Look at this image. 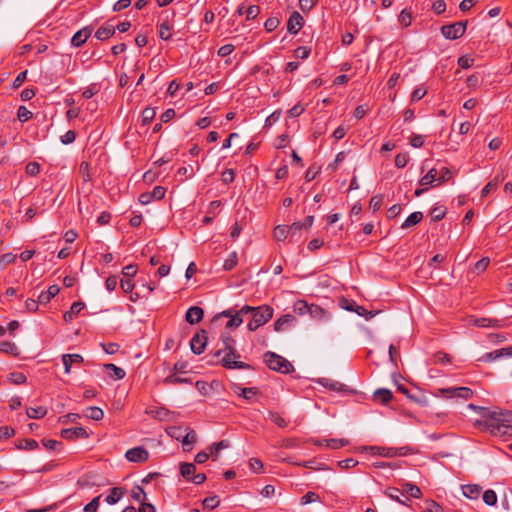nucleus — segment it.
I'll use <instances>...</instances> for the list:
<instances>
[{"mask_svg":"<svg viewBox=\"0 0 512 512\" xmlns=\"http://www.w3.org/2000/svg\"><path fill=\"white\" fill-rule=\"evenodd\" d=\"M502 412H490L485 420L486 429L494 436L512 435V425L507 424Z\"/></svg>","mask_w":512,"mask_h":512,"instance_id":"nucleus-1","label":"nucleus"},{"mask_svg":"<svg viewBox=\"0 0 512 512\" xmlns=\"http://www.w3.org/2000/svg\"><path fill=\"white\" fill-rule=\"evenodd\" d=\"M266 365L275 371L287 374L293 370L292 364L284 357L274 353L266 352L264 355Z\"/></svg>","mask_w":512,"mask_h":512,"instance_id":"nucleus-2","label":"nucleus"},{"mask_svg":"<svg viewBox=\"0 0 512 512\" xmlns=\"http://www.w3.org/2000/svg\"><path fill=\"white\" fill-rule=\"evenodd\" d=\"M241 312L246 314L251 313L253 319H255V323H258V325H264L273 316V309L269 306H261L254 308L248 305H244L241 308Z\"/></svg>","mask_w":512,"mask_h":512,"instance_id":"nucleus-3","label":"nucleus"},{"mask_svg":"<svg viewBox=\"0 0 512 512\" xmlns=\"http://www.w3.org/2000/svg\"><path fill=\"white\" fill-rule=\"evenodd\" d=\"M436 395L447 399L461 398L468 400L473 396V391L468 387H449L438 389Z\"/></svg>","mask_w":512,"mask_h":512,"instance_id":"nucleus-4","label":"nucleus"},{"mask_svg":"<svg viewBox=\"0 0 512 512\" xmlns=\"http://www.w3.org/2000/svg\"><path fill=\"white\" fill-rule=\"evenodd\" d=\"M467 22L459 21L441 27L442 35L449 40L462 37L466 31Z\"/></svg>","mask_w":512,"mask_h":512,"instance_id":"nucleus-5","label":"nucleus"},{"mask_svg":"<svg viewBox=\"0 0 512 512\" xmlns=\"http://www.w3.org/2000/svg\"><path fill=\"white\" fill-rule=\"evenodd\" d=\"M246 313H242L241 309L239 311H234L232 309H228L225 311H222L221 313H218L214 316V320H217L221 317H227L229 318V321L226 324V328H237L239 327L242 322L243 318L242 315H245Z\"/></svg>","mask_w":512,"mask_h":512,"instance_id":"nucleus-6","label":"nucleus"},{"mask_svg":"<svg viewBox=\"0 0 512 512\" xmlns=\"http://www.w3.org/2000/svg\"><path fill=\"white\" fill-rule=\"evenodd\" d=\"M224 356L221 359V364L227 369H250L251 366L245 362L238 361V358H234L230 351L223 352Z\"/></svg>","mask_w":512,"mask_h":512,"instance_id":"nucleus-7","label":"nucleus"},{"mask_svg":"<svg viewBox=\"0 0 512 512\" xmlns=\"http://www.w3.org/2000/svg\"><path fill=\"white\" fill-rule=\"evenodd\" d=\"M125 457L130 462L143 463L148 460L149 453L145 448L139 446L129 449L126 452Z\"/></svg>","mask_w":512,"mask_h":512,"instance_id":"nucleus-8","label":"nucleus"},{"mask_svg":"<svg viewBox=\"0 0 512 512\" xmlns=\"http://www.w3.org/2000/svg\"><path fill=\"white\" fill-rule=\"evenodd\" d=\"M304 19L301 14L297 11H294L287 22V31L290 34H297L300 29L303 27Z\"/></svg>","mask_w":512,"mask_h":512,"instance_id":"nucleus-9","label":"nucleus"},{"mask_svg":"<svg viewBox=\"0 0 512 512\" xmlns=\"http://www.w3.org/2000/svg\"><path fill=\"white\" fill-rule=\"evenodd\" d=\"M207 344V337L205 335V331L202 332V334H195L191 341H190V347L194 354H201L206 347Z\"/></svg>","mask_w":512,"mask_h":512,"instance_id":"nucleus-10","label":"nucleus"},{"mask_svg":"<svg viewBox=\"0 0 512 512\" xmlns=\"http://www.w3.org/2000/svg\"><path fill=\"white\" fill-rule=\"evenodd\" d=\"M221 338H222L224 347L222 349H219L215 353V356L218 357L222 354V352L230 351V354H233L234 358H240L241 357L240 354L236 351V349L233 346L234 345L233 337L227 333H223Z\"/></svg>","mask_w":512,"mask_h":512,"instance_id":"nucleus-11","label":"nucleus"},{"mask_svg":"<svg viewBox=\"0 0 512 512\" xmlns=\"http://www.w3.org/2000/svg\"><path fill=\"white\" fill-rule=\"evenodd\" d=\"M92 31H93L92 28L89 26H86V27L82 28L81 30L77 31L71 39V45L74 47L82 46L87 41V39L91 36Z\"/></svg>","mask_w":512,"mask_h":512,"instance_id":"nucleus-12","label":"nucleus"},{"mask_svg":"<svg viewBox=\"0 0 512 512\" xmlns=\"http://www.w3.org/2000/svg\"><path fill=\"white\" fill-rule=\"evenodd\" d=\"M61 437L68 440L87 438L88 433L83 427H73L61 430Z\"/></svg>","mask_w":512,"mask_h":512,"instance_id":"nucleus-13","label":"nucleus"},{"mask_svg":"<svg viewBox=\"0 0 512 512\" xmlns=\"http://www.w3.org/2000/svg\"><path fill=\"white\" fill-rule=\"evenodd\" d=\"M512 347L511 348H502L492 352L485 353L482 357L479 358V361L483 362H492L495 361L502 356H511L512 355Z\"/></svg>","mask_w":512,"mask_h":512,"instance_id":"nucleus-14","label":"nucleus"},{"mask_svg":"<svg viewBox=\"0 0 512 512\" xmlns=\"http://www.w3.org/2000/svg\"><path fill=\"white\" fill-rule=\"evenodd\" d=\"M84 359L80 354H63L62 355V363L64 365L65 373L69 374L71 372V367L74 364L83 363Z\"/></svg>","mask_w":512,"mask_h":512,"instance_id":"nucleus-15","label":"nucleus"},{"mask_svg":"<svg viewBox=\"0 0 512 512\" xmlns=\"http://www.w3.org/2000/svg\"><path fill=\"white\" fill-rule=\"evenodd\" d=\"M296 321V318L291 314H285L279 317L274 322V330L277 332H281L291 327L292 324Z\"/></svg>","mask_w":512,"mask_h":512,"instance_id":"nucleus-16","label":"nucleus"},{"mask_svg":"<svg viewBox=\"0 0 512 512\" xmlns=\"http://www.w3.org/2000/svg\"><path fill=\"white\" fill-rule=\"evenodd\" d=\"M204 315V311L202 308L198 306H192L190 307L185 315V319L189 324H196L199 323Z\"/></svg>","mask_w":512,"mask_h":512,"instance_id":"nucleus-17","label":"nucleus"},{"mask_svg":"<svg viewBox=\"0 0 512 512\" xmlns=\"http://www.w3.org/2000/svg\"><path fill=\"white\" fill-rule=\"evenodd\" d=\"M318 383L329 390L336 392H346L348 391V387L338 381L329 379V378H320Z\"/></svg>","mask_w":512,"mask_h":512,"instance_id":"nucleus-18","label":"nucleus"},{"mask_svg":"<svg viewBox=\"0 0 512 512\" xmlns=\"http://www.w3.org/2000/svg\"><path fill=\"white\" fill-rule=\"evenodd\" d=\"M114 34L115 27L111 24H105L97 29L95 37L100 41H104L112 37Z\"/></svg>","mask_w":512,"mask_h":512,"instance_id":"nucleus-19","label":"nucleus"},{"mask_svg":"<svg viewBox=\"0 0 512 512\" xmlns=\"http://www.w3.org/2000/svg\"><path fill=\"white\" fill-rule=\"evenodd\" d=\"M184 432H186V433L183 436L182 445H183L184 450L188 451V450L191 449V447L196 442L197 435H196V432L193 429H190V428H186L184 430Z\"/></svg>","mask_w":512,"mask_h":512,"instance_id":"nucleus-20","label":"nucleus"},{"mask_svg":"<svg viewBox=\"0 0 512 512\" xmlns=\"http://www.w3.org/2000/svg\"><path fill=\"white\" fill-rule=\"evenodd\" d=\"M232 389L235 393H237L240 397H243L244 399H251L252 396L256 395L258 393V390L256 387H241L237 384H234L232 386Z\"/></svg>","mask_w":512,"mask_h":512,"instance_id":"nucleus-21","label":"nucleus"},{"mask_svg":"<svg viewBox=\"0 0 512 512\" xmlns=\"http://www.w3.org/2000/svg\"><path fill=\"white\" fill-rule=\"evenodd\" d=\"M125 495V491L123 488L114 487L110 489V493L106 496L105 501L109 505L116 504L123 496Z\"/></svg>","mask_w":512,"mask_h":512,"instance_id":"nucleus-22","label":"nucleus"},{"mask_svg":"<svg viewBox=\"0 0 512 512\" xmlns=\"http://www.w3.org/2000/svg\"><path fill=\"white\" fill-rule=\"evenodd\" d=\"M384 494L389 497L390 499L394 500V501H397L398 503L400 504H403V505H408L407 502L405 500H403L401 498V496H404V492H403V489L400 490L396 487H388Z\"/></svg>","mask_w":512,"mask_h":512,"instance_id":"nucleus-23","label":"nucleus"},{"mask_svg":"<svg viewBox=\"0 0 512 512\" xmlns=\"http://www.w3.org/2000/svg\"><path fill=\"white\" fill-rule=\"evenodd\" d=\"M437 170L435 168H431L428 170V172L426 173V175H424L420 180H419V185L422 186V187H427L429 185H433L434 183L437 184Z\"/></svg>","mask_w":512,"mask_h":512,"instance_id":"nucleus-24","label":"nucleus"},{"mask_svg":"<svg viewBox=\"0 0 512 512\" xmlns=\"http://www.w3.org/2000/svg\"><path fill=\"white\" fill-rule=\"evenodd\" d=\"M473 324L478 327H502L503 321L491 318H476Z\"/></svg>","mask_w":512,"mask_h":512,"instance_id":"nucleus-25","label":"nucleus"},{"mask_svg":"<svg viewBox=\"0 0 512 512\" xmlns=\"http://www.w3.org/2000/svg\"><path fill=\"white\" fill-rule=\"evenodd\" d=\"M308 314L315 320H325L328 318V313L322 307L315 304H311Z\"/></svg>","mask_w":512,"mask_h":512,"instance_id":"nucleus-26","label":"nucleus"},{"mask_svg":"<svg viewBox=\"0 0 512 512\" xmlns=\"http://www.w3.org/2000/svg\"><path fill=\"white\" fill-rule=\"evenodd\" d=\"M369 450L373 455H379L383 457H395L396 456V450L394 448H386V447H379V446H371L369 447Z\"/></svg>","mask_w":512,"mask_h":512,"instance_id":"nucleus-27","label":"nucleus"},{"mask_svg":"<svg viewBox=\"0 0 512 512\" xmlns=\"http://www.w3.org/2000/svg\"><path fill=\"white\" fill-rule=\"evenodd\" d=\"M195 472H196L195 464H193V463H181L180 464V474L186 480L191 481Z\"/></svg>","mask_w":512,"mask_h":512,"instance_id":"nucleus-28","label":"nucleus"},{"mask_svg":"<svg viewBox=\"0 0 512 512\" xmlns=\"http://www.w3.org/2000/svg\"><path fill=\"white\" fill-rule=\"evenodd\" d=\"M423 219L422 212H413L411 213L406 220L401 225L402 229H407L409 227H412L414 225H417L421 220Z\"/></svg>","mask_w":512,"mask_h":512,"instance_id":"nucleus-29","label":"nucleus"},{"mask_svg":"<svg viewBox=\"0 0 512 512\" xmlns=\"http://www.w3.org/2000/svg\"><path fill=\"white\" fill-rule=\"evenodd\" d=\"M402 489H403L404 493L409 494L413 498L419 499L422 497V492H421L420 488L413 483H409V482L403 483Z\"/></svg>","mask_w":512,"mask_h":512,"instance_id":"nucleus-30","label":"nucleus"},{"mask_svg":"<svg viewBox=\"0 0 512 512\" xmlns=\"http://www.w3.org/2000/svg\"><path fill=\"white\" fill-rule=\"evenodd\" d=\"M26 414L31 419H41L47 414V409L43 406L29 407L26 409Z\"/></svg>","mask_w":512,"mask_h":512,"instance_id":"nucleus-31","label":"nucleus"},{"mask_svg":"<svg viewBox=\"0 0 512 512\" xmlns=\"http://www.w3.org/2000/svg\"><path fill=\"white\" fill-rule=\"evenodd\" d=\"M85 416L89 419L99 421L103 419L104 412L99 407L91 406L86 409Z\"/></svg>","mask_w":512,"mask_h":512,"instance_id":"nucleus-32","label":"nucleus"},{"mask_svg":"<svg viewBox=\"0 0 512 512\" xmlns=\"http://www.w3.org/2000/svg\"><path fill=\"white\" fill-rule=\"evenodd\" d=\"M393 395L389 389L381 388L375 391L374 398L383 404L388 403Z\"/></svg>","mask_w":512,"mask_h":512,"instance_id":"nucleus-33","label":"nucleus"},{"mask_svg":"<svg viewBox=\"0 0 512 512\" xmlns=\"http://www.w3.org/2000/svg\"><path fill=\"white\" fill-rule=\"evenodd\" d=\"M268 418L271 422L276 424L278 427L285 428L288 426L289 421H287L282 415L278 412L270 411L268 413Z\"/></svg>","mask_w":512,"mask_h":512,"instance_id":"nucleus-34","label":"nucleus"},{"mask_svg":"<svg viewBox=\"0 0 512 512\" xmlns=\"http://www.w3.org/2000/svg\"><path fill=\"white\" fill-rule=\"evenodd\" d=\"M481 488L478 485L463 486V494L470 499H476L480 495Z\"/></svg>","mask_w":512,"mask_h":512,"instance_id":"nucleus-35","label":"nucleus"},{"mask_svg":"<svg viewBox=\"0 0 512 512\" xmlns=\"http://www.w3.org/2000/svg\"><path fill=\"white\" fill-rule=\"evenodd\" d=\"M16 447L21 450H35L38 447L37 441L34 439H21L16 444Z\"/></svg>","mask_w":512,"mask_h":512,"instance_id":"nucleus-36","label":"nucleus"},{"mask_svg":"<svg viewBox=\"0 0 512 512\" xmlns=\"http://www.w3.org/2000/svg\"><path fill=\"white\" fill-rule=\"evenodd\" d=\"M290 233L287 225H279L274 229V237L278 241L285 240L289 235L291 236Z\"/></svg>","mask_w":512,"mask_h":512,"instance_id":"nucleus-37","label":"nucleus"},{"mask_svg":"<svg viewBox=\"0 0 512 512\" xmlns=\"http://www.w3.org/2000/svg\"><path fill=\"white\" fill-rule=\"evenodd\" d=\"M0 351L4 352V353L12 354L14 356L19 355L18 347L14 343L8 342V341H3L0 343Z\"/></svg>","mask_w":512,"mask_h":512,"instance_id":"nucleus-38","label":"nucleus"},{"mask_svg":"<svg viewBox=\"0 0 512 512\" xmlns=\"http://www.w3.org/2000/svg\"><path fill=\"white\" fill-rule=\"evenodd\" d=\"M310 306L306 301L298 300L294 303L293 310L296 314L302 316L308 314Z\"/></svg>","mask_w":512,"mask_h":512,"instance_id":"nucleus-39","label":"nucleus"},{"mask_svg":"<svg viewBox=\"0 0 512 512\" xmlns=\"http://www.w3.org/2000/svg\"><path fill=\"white\" fill-rule=\"evenodd\" d=\"M155 116H156V110L152 107H146L142 111V116H141L143 125H147L150 122H152V120L155 118Z\"/></svg>","mask_w":512,"mask_h":512,"instance_id":"nucleus-40","label":"nucleus"},{"mask_svg":"<svg viewBox=\"0 0 512 512\" xmlns=\"http://www.w3.org/2000/svg\"><path fill=\"white\" fill-rule=\"evenodd\" d=\"M238 263V255L236 252L230 253L228 258L225 260L223 264V269L226 271L232 270Z\"/></svg>","mask_w":512,"mask_h":512,"instance_id":"nucleus-41","label":"nucleus"},{"mask_svg":"<svg viewBox=\"0 0 512 512\" xmlns=\"http://www.w3.org/2000/svg\"><path fill=\"white\" fill-rule=\"evenodd\" d=\"M325 445L331 449H339L348 444L346 439H326L324 440Z\"/></svg>","mask_w":512,"mask_h":512,"instance_id":"nucleus-42","label":"nucleus"},{"mask_svg":"<svg viewBox=\"0 0 512 512\" xmlns=\"http://www.w3.org/2000/svg\"><path fill=\"white\" fill-rule=\"evenodd\" d=\"M447 213V210L443 206H435L431 210V217L433 221H440L442 220Z\"/></svg>","mask_w":512,"mask_h":512,"instance_id":"nucleus-43","label":"nucleus"},{"mask_svg":"<svg viewBox=\"0 0 512 512\" xmlns=\"http://www.w3.org/2000/svg\"><path fill=\"white\" fill-rule=\"evenodd\" d=\"M398 20L403 27H408L412 22V14L407 9H404L399 14Z\"/></svg>","mask_w":512,"mask_h":512,"instance_id":"nucleus-44","label":"nucleus"},{"mask_svg":"<svg viewBox=\"0 0 512 512\" xmlns=\"http://www.w3.org/2000/svg\"><path fill=\"white\" fill-rule=\"evenodd\" d=\"M483 501L489 506H494L497 503V495L494 490H486L483 494Z\"/></svg>","mask_w":512,"mask_h":512,"instance_id":"nucleus-45","label":"nucleus"},{"mask_svg":"<svg viewBox=\"0 0 512 512\" xmlns=\"http://www.w3.org/2000/svg\"><path fill=\"white\" fill-rule=\"evenodd\" d=\"M219 504L220 500L216 495L207 497L202 501V505L205 509H214L218 507Z\"/></svg>","mask_w":512,"mask_h":512,"instance_id":"nucleus-46","label":"nucleus"},{"mask_svg":"<svg viewBox=\"0 0 512 512\" xmlns=\"http://www.w3.org/2000/svg\"><path fill=\"white\" fill-rule=\"evenodd\" d=\"M105 369L107 371H112L113 372V376L116 378V379H123L125 377V371L120 368V367H117L116 365L114 364H105L104 365Z\"/></svg>","mask_w":512,"mask_h":512,"instance_id":"nucleus-47","label":"nucleus"},{"mask_svg":"<svg viewBox=\"0 0 512 512\" xmlns=\"http://www.w3.org/2000/svg\"><path fill=\"white\" fill-rule=\"evenodd\" d=\"M33 116V113L28 110L25 106H20L17 111L18 120L21 122H26L30 120Z\"/></svg>","mask_w":512,"mask_h":512,"instance_id":"nucleus-48","label":"nucleus"},{"mask_svg":"<svg viewBox=\"0 0 512 512\" xmlns=\"http://www.w3.org/2000/svg\"><path fill=\"white\" fill-rule=\"evenodd\" d=\"M170 30H171V27L168 24V22L165 21V22L161 23L159 26V37L165 41L169 40L171 38Z\"/></svg>","mask_w":512,"mask_h":512,"instance_id":"nucleus-49","label":"nucleus"},{"mask_svg":"<svg viewBox=\"0 0 512 512\" xmlns=\"http://www.w3.org/2000/svg\"><path fill=\"white\" fill-rule=\"evenodd\" d=\"M434 362L437 364L451 363V356L445 352L438 351L433 355Z\"/></svg>","mask_w":512,"mask_h":512,"instance_id":"nucleus-50","label":"nucleus"},{"mask_svg":"<svg viewBox=\"0 0 512 512\" xmlns=\"http://www.w3.org/2000/svg\"><path fill=\"white\" fill-rule=\"evenodd\" d=\"M500 181L499 177L496 176L494 180L488 182L481 191V197H486L492 190L496 189Z\"/></svg>","mask_w":512,"mask_h":512,"instance_id":"nucleus-51","label":"nucleus"},{"mask_svg":"<svg viewBox=\"0 0 512 512\" xmlns=\"http://www.w3.org/2000/svg\"><path fill=\"white\" fill-rule=\"evenodd\" d=\"M131 497L135 500V501H139V502H144L146 500V493L145 491L143 490L142 487L140 486H136L135 488L132 489L131 491Z\"/></svg>","mask_w":512,"mask_h":512,"instance_id":"nucleus-52","label":"nucleus"},{"mask_svg":"<svg viewBox=\"0 0 512 512\" xmlns=\"http://www.w3.org/2000/svg\"><path fill=\"white\" fill-rule=\"evenodd\" d=\"M16 260V255L13 253H5L0 257V270H3L7 265Z\"/></svg>","mask_w":512,"mask_h":512,"instance_id":"nucleus-53","label":"nucleus"},{"mask_svg":"<svg viewBox=\"0 0 512 512\" xmlns=\"http://www.w3.org/2000/svg\"><path fill=\"white\" fill-rule=\"evenodd\" d=\"M319 501V495L313 491H308L300 500L302 505H307L312 502Z\"/></svg>","mask_w":512,"mask_h":512,"instance_id":"nucleus-54","label":"nucleus"},{"mask_svg":"<svg viewBox=\"0 0 512 512\" xmlns=\"http://www.w3.org/2000/svg\"><path fill=\"white\" fill-rule=\"evenodd\" d=\"M164 384L166 385H177L182 383H187L188 379L177 377L175 375H168L164 380Z\"/></svg>","mask_w":512,"mask_h":512,"instance_id":"nucleus-55","label":"nucleus"},{"mask_svg":"<svg viewBox=\"0 0 512 512\" xmlns=\"http://www.w3.org/2000/svg\"><path fill=\"white\" fill-rule=\"evenodd\" d=\"M280 24V21L276 17L268 18L264 23V28L267 32L274 31Z\"/></svg>","mask_w":512,"mask_h":512,"instance_id":"nucleus-56","label":"nucleus"},{"mask_svg":"<svg viewBox=\"0 0 512 512\" xmlns=\"http://www.w3.org/2000/svg\"><path fill=\"white\" fill-rule=\"evenodd\" d=\"M489 264H490V259L488 257H484V258L480 259L478 262H476V264L474 265V270L477 273H482L487 269Z\"/></svg>","mask_w":512,"mask_h":512,"instance_id":"nucleus-57","label":"nucleus"},{"mask_svg":"<svg viewBox=\"0 0 512 512\" xmlns=\"http://www.w3.org/2000/svg\"><path fill=\"white\" fill-rule=\"evenodd\" d=\"M9 380L14 384H24L27 381L26 376L23 373L15 372L9 374Z\"/></svg>","mask_w":512,"mask_h":512,"instance_id":"nucleus-58","label":"nucleus"},{"mask_svg":"<svg viewBox=\"0 0 512 512\" xmlns=\"http://www.w3.org/2000/svg\"><path fill=\"white\" fill-rule=\"evenodd\" d=\"M409 161L408 153H399L395 157V165L398 168H403L407 165Z\"/></svg>","mask_w":512,"mask_h":512,"instance_id":"nucleus-59","label":"nucleus"},{"mask_svg":"<svg viewBox=\"0 0 512 512\" xmlns=\"http://www.w3.org/2000/svg\"><path fill=\"white\" fill-rule=\"evenodd\" d=\"M383 203V196L382 195H375L370 199L369 206L370 208L376 212L379 210Z\"/></svg>","mask_w":512,"mask_h":512,"instance_id":"nucleus-60","label":"nucleus"},{"mask_svg":"<svg viewBox=\"0 0 512 512\" xmlns=\"http://www.w3.org/2000/svg\"><path fill=\"white\" fill-rule=\"evenodd\" d=\"M452 178V173L447 167H443L440 172V176L437 179V184L440 185L444 182L449 181Z\"/></svg>","mask_w":512,"mask_h":512,"instance_id":"nucleus-61","label":"nucleus"},{"mask_svg":"<svg viewBox=\"0 0 512 512\" xmlns=\"http://www.w3.org/2000/svg\"><path fill=\"white\" fill-rule=\"evenodd\" d=\"M25 171L29 176H36L40 172V165L37 162H29L25 167Z\"/></svg>","mask_w":512,"mask_h":512,"instance_id":"nucleus-62","label":"nucleus"},{"mask_svg":"<svg viewBox=\"0 0 512 512\" xmlns=\"http://www.w3.org/2000/svg\"><path fill=\"white\" fill-rule=\"evenodd\" d=\"M101 495L93 498L85 507V512H96L99 507V501H100Z\"/></svg>","mask_w":512,"mask_h":512,"instance_id":"nucleus-63","label":"nucleus"},{"mask_svg":"<svg viewBox=\"0 0 512 512\" xmlns=\"http://www.w3.org/2000/svg\"><path fill=\"white\" fill-rule=\"evenodd\" d=\"M422 512H443V509L437 502L430 500L427 502V508Z\"/></svg>","mask_w":512,"mask_h":512,"instance_id":"nucleus-64","label":"nucleus"}]
</instances>
